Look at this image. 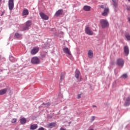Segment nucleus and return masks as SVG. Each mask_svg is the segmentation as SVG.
I'll return each mask as SVG.
<instances>
[{
	"mask_svg": "<svg viewBox=\"0 0 130 130\" xmlns=\"http://www.w3.org/2000/svg\"><path fill=\"white\" fill-rule=\"evenodd\" d=\"M100 23L102 26L103 29H105L109 27V22L106 19H101L100 21Z\"/></svg>",
	"mask_w": 130,
	"mask_h": 130,
	"instance_id": "f257e3e1",
	"label": "nucleus"
},
{
	"mask_svg": "<svg viewBox=\"0 0 130 130\" xmlns=\"http://www.w3.org/2000/svg\"><path fill=\"white\" fill-rule=\"evenodd\" d=\"M31 62L32 64H39L40 63V60L38 57H33L31 58Z\"/></svg>",
	"mask_w": 130,
	"mask_h": 130,
	"instance_id": "f03ea898",
	"label": "nucleus"
},
{
	"mask_svg": "<svg viewBox=\"0 0 130 130\" xmlns=\"http://www.w3.org/2000/svg\"><path fill=\"white\" fill-rule=\"evenodd\" d=\"M63 51L64 53H66L68 57H69V58H72V53H71V51H70V49H69V48L65 47L63 48Z\"/></svg>",
	"mask_w": 130,
	"mask_h": 130,
	"instance_id": "7ed1b4c3",
	"label": "nucleus"
},
{
	"mask_svg": "<svg viewBox=\"0 0 130 130\" xmlns=\"http://www.w3.org/2000/svg\"><path fill=\"white\" fill-rule=\"evenodd\" d=\"M32 25V21L30 20L27 21L25 23V26L23 27V31H25V30H28L29 29V27Z\"/></svg>",
	"mask_w": 130,
	"mask_h": 130,
	"instance_id": "20e7f679",
	"label": "nucleus"
},
{
	"mask_svg": "<svg viewBox=\"0 0 130 130\" xmlns=\"http://www.w3.org/2000/svg\"><path fill=\"white\" fill-rule=\"evenodd\" d=\"M8 6L10 11L14 9V0H9Z\"/></svg>",
	"mask_w": 130,
	"mask_h": 130,
	"instance_id": "39448f33",
	"label": "nucleus"
},
{
	"mask_svg": "<svg viewBox=\"0 0 130 130\" xmlns=\"http://www.w3.org/2000/svg\"><path fill=\"white\" fill-rule=\"evenodd\" d=\"M81 75V73L79 70H76L75 72V78L77 79L78 82H80L81 81V77L80 78V75Z\"/></svg>",
	"mask_w": 130,
	"mask_h": 130,
	"instance_id": "423d86ee",
	"label": "nucleus"
},
{
	"mask_svg": "<svg viewBox=\"0 0 130 130\" xmlns=\"http://www.w3.org/2000/svg\"><path fill=\"white\" fill-rule=\"evenodd\" d=\"M40 16L41 18L43 19V20H45L46 21H47L49 19V17H48V16L46 15V14L43 13V12L40 13Z\"/></svg>",
	"mask_w": 130,
	"mask_h": 130,
	"instance_id": "0eeeda50",
	"label": "nucleus"
},
{
	"mask_svg": "<svg viewBox=\"0 0 130 130\" xmlns=\"http://www.w3.org/2000/svg\"><path fill=\"white\" fill-rule=\"evenodd\" d=\"M39 51V48L38 47H34L30 51L31 54L32 55H35Z\"/></svg>",
	"mask_w": 130,
	"mask_h": 130,
	"instance_id": "6e6552de",
	"label": "nucleus"
},
{
	"mask_svg": "<svg viewBox=\"0 0 130 130\" xmlns=\"http://www.w3.org/2000/svg\"><path fill=\"white\" fill-rule=\"evenodd\" d=\"M124 62L122 59H118L117 60V64L120 67H123Z\"/></svg>",
	"mask_w": 130,
	"mask_h": 130,
	"instance_id": "1a4fd4ad",
	"label": "nucleus"
},
{
	"mask_svg": "<svg viewBox=\"0 0 130 130\" xmlns=\"http://www.w3.org/2000/svg\"><path fill=\"white\" fill-rule=\"evenodd\" d=\"M85 31L86 34H87L88 35H93V31L91 30V28H90L89 27H87L85 28Z\"/></svg>",
	"mask_w": 130,
	"mask_h": 130,
	"instance_id": "9d476101",
	"label": "nucleus"
},
{
	"mask_svg": "<svg viewBox=\"0 0 130 130\" xmlns=\"http://www.w3.org/2000/svg\"><path fill=\"white\" fill-rule=\"evenodd\" d=\"M63 13V10L62 9H59L56 12L55 16H56V17H58L59 16H61Z\"/></svg>",
	"mask_w": 130,
	"mask_h": 130,
	"instance_id": "9b49d317",
	"label": "nucleus"
},
{
	"mask_svg": "<svg viewBox=\"0 0 130 130\" xmlns=\"http://www.w3.org/2000/svg\"><path fill=\"white\" fill-rule=\"evenodd\" d=\"M124 52L126 54V55H128V53H129V50L127 46H125L124 47Z\"/></svg>",
	"mask_w": 130,
	"mask_h": 130,
	"instance_id": "f8f14e48",
	"label": "nucleus"
},
{
	"mask_svg": "<svg viewBox=\"0 0 130 130\" xmlns=\"http://www.w3.org/2000/svg\"><path fill=\"white\" fill-rule=\"evenodd\" d=\"M108 13H109V9L105 8L104 12L102 14V16H107L108 15Z\"/></svg>",
	"mask_w": 130,
	"mask_h": 130,
	"instance_id": "ddd939ff",
	"label": "nucleus"
},
{
	"mask_svg": "<svg viewBox=\"0 0 130 130\" xmlns=\"http://www.w3.org/2000/svg\"><path fill=\"white\" fill-rule=\"evenodd\" d=\"M84 11H85V12H89V11H91V7L88 6H84L83 7Z\"/></svg>",
	"mask_w": 130,
	"mask_h": 130,
	"instance_id": "4468645a",
	"label": "nucleus"
},
{
	"mask_svg": "<svg viewBox=\"0 0 130 130\" xmlns=\"http://www.w3.org/2000/svg\"><path fill=\"white\" fill-rule=\"evenodd\" d=\"M124 105V106H128L130 105V97L127 98L126 99Z\"/></svg>",
	"mask_w": 130,
	"mask_h": 130,
	"instance_id": "2eb2a0df",
	"label": "nucleus"
},
{
	"mask_svg": "<svg viewBox=\"0 0 130 130\" xmlns=\"http://www.w3.org/2000/svg\"><path fill=\"white\" fill-rule=\"evenodd\" d=\"M88 55L89 58H92V57H93V51L91 50H89Z\"/></svg>",
	"mask_w": 130,
	"mask_h": 130,
	"instance_id": "dca6fc26",
	"label": "nucleus"
},
{
	"mask_svg": "<svg viewBox=\"0 0 130 130\" xmlns=\"http://www.w3.org/2000/svg\"><path fill=\"white\" fill-rule=\"evenodd\" d=\"M29 15V11L27 9H24L22 12V16H27Z\"/></svg>",
	"mask_w": 130,
	"mask_h": 130,
	"instance_id": "f3484780",
	"label": "nucleus"
},
{
	"mask_svg": "<svg viewBox=\"0 0 130 130\" xmlns=\"http://www.w3.org/2000/svg\"><path fill=\"white\" fill-rule=\"evenodd\" d=\"M7 91H8V89L5 88L0 90V95H4L7 93Z\"/></svg>",
	"mask_w": 130,
	"mask_h": 130,
	"instance_id": "a211bd4d",
	"label": "nucleus"
},
{
	"mask_svg": "<svg viewBox=\"0 0 130 130\" xmlns=\"http://www.w3.org/2000/svg\"><path fill=\"white\" fill-rule=\"evenodd\" d=\"M26 118H22L20 119V123L21 124H25V123H26Z\"/></svg>",
	"mask_w": 130,
	"mask_h": 130,
	"instance_id": "6ab92c4d",
	"label": "nucleus"
},
{
	"mask_svg": "<svg viewBox=\"0 0 130 130\" xmlns=\"http://www.w3.org/2000/svg\"><path fill=\"white\" fill-rule=\"evenodd\" d=\"M56 125V124L55 123H50L48 124L49 127H50L51 128H52V127H55Z\"/></svg>",
	"mask_w": 130,
	"mask_h": 130,
	"instance_id": "aec40b11",
	"label": "nucleus"
},
{
	"mask_svg": "<svg viewBox=\"0 0 130 130\" xmlns=\"http://www.w3.org/2000/svg\"><path fill=\"white\" fill-rule=\"evenodd\" d=\"M37 127H38V126L37 125V124H32L30 126V129L31 130L36 129Z\"/></svg>",
	"mask_w": 130,
	"mask_h": 130,
	"instance_id": "412c9836",
	"label": "nucleus"
},
{
	"mask_svg": "<svg viewBox=\"0 0 130 130\" xmlns=\"http://www.w3.org/2000/svg\"><path fill=\"white\" fill-rule=\"evenodd\" d=\"M113 8L115 10H116V8L117 7H118V2H114L113 4Z\"/></svg>",
	"mask_w": 130,
	"mask_h": 130,
	"instance_id": "4be33fe9",
	"label": "nucleus"
},
{
	"mask_svg": "<svg viewBox=\"0 0 130 130\" xmlns=\"http://www.w3.org/2000/svg\"><path fill=\"white\" fill-rule=\"evenodd\" d=\"M15 37L16 38H21V37H22V35H21L19 33H16L15 34Z\"/></svg>",
	"mask_w": 130,
	"mask_h": 130,
	"instance_id": "5701e85b",
	"label": "nucleus"
},
{
	"mask_svg": "<svg viewBox=\"0 0 130 130\" xmlns=\"http://www.w3.org/2000/svg\"><path fill=\"white\" fill-rule=\"evenodd\" d=\"M125 37L128 41H130V35L129 34H126Z\"/></svg>",
	"mask_w": 130,
	"mask_h": 130,
	"instance_id": "b1692460",
	"label": "nucleus"
},
{
	"mask_svg": "<svg viewBox=\"0 0 130 130\" xmlns=\"http://www.w3.org/2000/svg\"><path fill=\"white\" fill-rule=\"evenodd\" d=\"M64 76H66V73H63L61 74V76H60V80H62L63 79H64Z\"/></svg>",
	"mask_w": 130,
	"mask_h": 130,
	"instance_id": "393cba45",
	"label": "nucleus"
},
{
	"mask_svg": "<svg viewBox=\"0 0 130 130\" xmlns=\"http://www.w3.org/2000/svg\"><path fill=\"white\" fill-rule=\"evenodd\" d=\"M121 78H123V79H126L127 78V74H124L121 76Z\"/></svg>",
	"mask_w": 130,
	"mask_h": 130,
	"instance_id": "a878e982",
	"label": "nucleus"
},
{
	"mask_svg": "<svg viewBox=\"0 0 130 130\" xmlns=\"http://www.w3.org/2000/svg\"><path fill=\"white\" fill-rule=\"evenodd\" d=\"M11 122L12 123H15L17 122V119H15V118L13 119L11 121Z\"/></svg>",
	"mask_w": 130,
	"mask_h": 130,
	"instance_id": "bb28decb",
	"label": "nucleus"
},
{
	"mask_svg": "<svg viewBox=\"0 0 130 130\" xmlns=\"http://www.w3.org/2000/svg\"><path fill=\"white\" fill-rule=\"evenodd\" d=\"M94 120H95V117L94 116H92L91 117V121H94Z\"/></svg>",
	"mask_w": 130,
	"mask_h": 130,
	"instance_id": "cd10ccee",
	"label": "nucleus"
},
{
	"mask_svg": "<svg viewBox=\"0 0 130 130\" xmlns=\"http://www.w3.org/2000/svg\"><path fill=\"white\" fill-rule=\"evenodd\" d=\"M81 95H82L81 94H78V96H77L78 99H80V98H81Z\"/></svg>",
	"mask_w": 130,
	"mask_h": 130,
	"instance_id": "c85d7f7f",
	"label": "nucleus"
},
{
	"mask_svg": "<svg viewBox=\"0 0 130 130\" xmlns=\"http://www.w3.org/2000/svg\"><path fill=\"white\" fill-rule=\"evenodd\" d=\"M38 130H44V128L41 127L39 128Z\"/></svg>",
	"mask_w": 130,
	"mask_h": 130,
	"instance_id": "c756f323",
	"label": "nucleus"
},
{
	"mask_svg": "<svg viewBox=\"0 0 130 130\" xmlns=\"http://www.w3.org/2000/svg\"><path fill=\"white\" fill-rule=\"evenodd\" d=\"M113 3H116L117 2H118V0H112Z\"/></svg>",
	"mask_w": 130,
	"mask_h": 130,
	"instance_id": "7c9ffc66",
	"label": "nucleus"
},
{
	"mask_svg": "<svg viewBox=\"0 0 130 130\" xmlns=\"http://www.w3.org/2000/svg\"><path fill=\"white\" fill-rule=\"evenodd\" d=\"M100 8H101V9H103V8H104V6L103 5H102L100 6Z\"/></svg>",
	"mask_w": 130,
	"mask_h": 130,
	"instance_id": "2f4dec72",
	"label": "nucleus"
},
{
	"mask_svg": "<svg viewBox=\"0 0 130 130\" xmlns=\"http://www.w3.org/2000/svg\"><path fill=\"white\" fill-rule=\"evenodd\" d=\"M127 11H130V7L129 6L127 8Z\"/></svg>",
	"mask_w": 130,
	"mask_h": 130,
	"instance_id": "473e14b6",
	"label": "nucleus"
},
{
	"mask_svg": "<svg viewBox=\"0 0 130 130\" xmlns=\"http://www.w3.org/2000/svg\"><path fill=\"white\" fill-rule=\"evenodd\" d=\"M46 105H47V106H49V105H50V103H48L46 104Z\"/></svg>",
	"mask_w": 130,
	"mask_h": 130,
	"instance_id": "72a5a7b5",
	"label": "nucleus"
},
{
	"mask_svg": "<svg viewBox=\"0 0 130 130\" xmlns=\"http://www.w3.org/2000/svg\"><path fill=\"white\" fill-rule=\"evenodd\" d=\"M4 14H5V12H2V14H1V16L4 15Z\"/></svg>",
	"mask_w": 130,
	"mask_h": 130,
	"instance_id": "f704fd0d",
	"label": "nucleus"
},
{
	"mask_svg": "<svg viewBox=\"0 0 130 130\" xmlns=\"http://www.w3.org/2000/svg\"><path fill=\"white\" fill-rule=\"evenodd\" d=\"M60 130H66V129H64V128L61 127V128H60Z\"/></svg>",
	"mask_w": 130,
	"mask_h": 130,
	"instance_id": "c9c22d12",
	"label": "nucleus"
},
{
	"mask_svg": "<svg viewBox=\"0 0 130 130\" xmlns=\"http://www.w3.org/2000/svg\"><path fill=\"white\" fill-rule=\"evenodd\" d=\"M12 58H13V57H10V60H12Z\"/></svg>",
	"mask_w": 130,
	"mask_h": 130,
	"instance_id": "e433bc0d",
	"label": "nucleus"
},
{
	"mask_svg": "<svg viewBox=\"0 0 130 130\" xmlns=\"http://www.w3.org/2000/svg\"><path fill=\"white\" fill-rule=\"evenodd\" d=\"M93 107H96V106H95V105H93Z\"/></svg>",
	"mask_w": 130,
	"mask_h": 130,
	"instance_id": "4c0bfd02",
	"label": "nucleus"
},
{
	"mask_svg": "<svg viewBox=\"0 0 130 130\" xmlns=\"http://www.w3.org/2000/svg\"><path fill=\"white\" fill-rule=\"evenodd\" d=\"M127 1L130 2V0H127Z\"/></svg>",
	"mask_w": 130,
	"mask_h": 130,
	"instance_id": "58836bf2",
	"label": "nucleus"
},
{
	"mask_svg": "<svg viewBox=\"0 0 130 130\" xmlns=\"http://www.w3.org/2000/svg\"><path fill=\"white\" fill-rule=\"evenodd\" d=\"M2 1V0H0V2H1Z\"/></svg>",
	"mask_w": 130,
	"mask_h": 130,
	"instance_id": "ea45409f",
	"label": "nucleus"
}]
</instances>
